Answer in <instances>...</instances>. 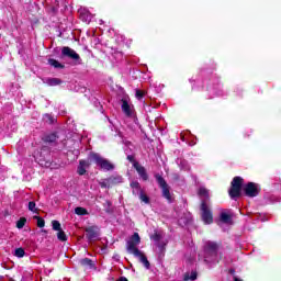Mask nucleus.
<instances>
[{
  "label": "nucleus",
  "mask_w": 281,
  "mask_h": 281,
  "mask_svg": "<svg viewBox=\"0 0 281 281\" xmlns=\"http://www.w3.org/2000/svg\"><path fill=\"white\" fill-rule=\"evenodd\" d=\"M200 199H202L201 204V216L202 221L205 225H210L212 223V213L210 212V206H207V201H210V193H207V189L201 187L198 191Z\"/></svg>",
  "instance_id": "1"
},
{
  "label": "nucleus",
  "mask_w": 281,
  "mask_h": 281,
  "mask_svg": "<svg viewBox=\"0 0 281 281\" xmlns=\"http://www.w3.org/2000/svg\"><path fill=\"white\" fill-rule=\"evenodd\" d=\"M89 159L91 161H94V164H97L101 170L109 171V170H113L115 168V166L113 164H111V161H109L108 159L100 156V154L91 153L89 155Z\"/></svg>",
  "instance_id": "2"
},
{
  "label": "nucleus",
  "mask_w": 281,
  "mask_h": 281,
  "mask_svg": "<svg viewBox=\"0 0 281 281\" xmlns=\"http://www.w3.org/2000/svg\"><path fill=\"white\" fill-rule=\"evenodd\" d=\"M218 225L220 227H223L224 232H226V229H229L224 227L225 225L226 227H232V225H234V213H232L231 210H223L220 213Z\"/></svg>",
  "instance_id": "3"
},
{
  "label": "nucleus",
  "mask_w": 281,
  "mask_h": 281,
  "mask_svg": "<svg viewBox=\"0 0 281 281\" xmlns=\"http://www.w3.org/2000/svg\"><path fill=\"white\" fill-rule=\"evenodd\" d=\"M243 178L235 177L231 183V189L228 190V194L231 199H238L240 196V191L243 190Z\"/></svg>",
  "instance_id": "4"
},
{
  "label": "nucleus",
  "mask_w": 281,
  "mask_h": 281,
  "mask_svg": "<svg viewBox=\"0 0 281 281\" xmlns=\"http://www.w3.org/2000/svg\"><path fill=\"white\" fill-rule=\"evenodd\" d=\"M61 58H70V60H74L75 65H82V59L80 58V55L74 50V48L64 46L61 48Z\"/></svg>",
  "instance_id": "5"
},
{
  "label": "nucleus",
  "mask_w": 281,
  "mask_h": 281,
  "mask_svg": "<svg viewBox=\"0 0 281 281\" xmlns=\"http://www.w3.org/2000/svg\"><path fill=\"white\" fill-rule=\"evenodd\" d=\"M164 236H166V234L161 231H156L151 236V240H154V243H156V246L159 249V255L161 256V254H164V251H166V245H168V241H164Z\"/></svg>",
  "instance_id": "6"
},
{
  "label": "nucleus",
  "mask_w": 281,
  "mask_h": 281,
  "mask_svg": "<svg viewBox=\"0 0 281 281\" xmlns=\"http://www.w3.org/2000/svg\"><path fill=\"white\" fill-rule=\"evenodd\" d=\"M139 243H142L139 234L134 233L130 240L126 243L128 254H133V256H135V254H139L140 250L137 249V245H139Z\"/></svg>",
  "instance_id": "7"
},
{
  "label": "nucleus",
  "mask_w": 281,
  "mask_h": 281,
  "mask_svg": "<svg viewBox=\"0 0 281 281\" xmlns=\"http://www.w3.org/2000/svg\"><path fill=\"white\" fill-rule=\"evenodd\" d=\"M246 196L254 199L260 194V184L256 182H248L243 187Z\"/></svg>",
  "instance_id": "8"
},
{
  "label": "nucleus",
  "mask_w": 281,
  "mask_h": 281,
  "mask_svg": "<svg viewBox=\"0 0 281 281\" xmlns=\"http://www.w3.org/2000/svg\"><path fill=\"white\" fill-rule=\"evenodd\" d=\"M155 177L159 188H161L162 190V196L167 199V201L171 202L172 195L170 194V187L168 186L164 177H161L160 175H156Z\"/></svg>",
  "instance_id": "9"
},
{
  "label": "nucleus",
  "mask_w": 281,
  "mask_h": 281,
  "mask_svg": "<svg viewBox=\"0 0 281 281\" xmlns=\"http://www.w3.org/2000/svg\"><path fill=\"white\" fill-rule=\"evenodd\" d=\"M213 92L217 98H223V95H227V92L223 90V85L221 83V77H218V75H213Z\"/></svg>",
  "instance_id": "10"
},
{
  "label": "nucleus",
  "mask_w": 281,
  "mask_h": 281,
  "mask_svg": "<svg viewBox=\"0 0 281 281\" xmlns=\"http://www.w3.org/2000/svg\"><path fill=\"white\" fill-rule=\"evenodd\" d=\"M223 258V247L216 243H212V262L213 265H216L221 262V259Z\"/></svg>",
  "instance_id": "11"
},
{
  "label": "nucleus",
  "mask_w": 281,
  "mask_h": 281,
  "mask_svg": "<svg viewBox=\"0 0 281 281\" xmlns=\"http://www.w3.org/2000/svg\"><path fill=\"white\" fill-rule=\"evenodd\" d=\"M263 201L266 205H273L274 203H281V198L276 193L267 192L263 195Z\"/></svg>",
  "instance_id": "12"
},
{
  "label": "nucleus",
  "mask_w": 281,
  "mask_h": 281,
  "mask_svg": "<svg viewBox=\"0 0 281 281\" xmlns=\"http://www.w3.org/2000/svg\"><path fill=\"white\" fill-rule=\"evenodd\" d=\"M134 168L143 181H148V173L146 172V168H144V166L139 165V162H134Z\"/></svg>",
  "instance_id": "13"
},
{
  "label": "nucleus",
  "mask_w": 281,
  "mask_h": 281,
  "mask_svg": "<svg viewBox=\"0 0 281 281\" xmlns=\"http://www.w3.org/2000/svg\"><path fill=\"white\" fill-rule=\"evenodd\" d=\"M134 256L135 258H138L139 262H142L146 269H150V262L148 261V258H146V255L142 252V250H139L138 254H135Z\"/></svg>",
  "instance_id": "14"
},
{
  "label": "nucleus",
  "mask_w": 281,
  "mask_h": 281,
  "mask_svg": "<svg viewBox=\"0 0 281 281\" xmlns=\"http://www.w3.org/2000/svg\"><path fill=\"white\" fill-rule=\"evenodd\" d=\"M89 166H91V164L88 160H80L77 169L78 175L80 176L85 175Z\"/></svg>",
  "instance_id": "15"
},
{
  "label": "nucleus",
  "mask_w": 281,
  "mask_h": 281,
  "mask_svg": "<svg viewBox=\"0 0 281 281\" xmlns=\"http://www.w3.org/2000/svg\"><path fill=\"white\" fill-rule=\"evenodd\" d=\"M122 111L127 115V117H131L133 115V109L130 106L128 101H123L122 102Z\"/></svg>",
  "instance_id": "16"
},
{
  "label": "nucleus",
  "mask_w": 281,
  "mask_h": 281,
  "mask_svg": "<svg viewBox=\"0 0 281 281\" xmlns=\"http://www.w3.org/2000/svg\"><path fill=\"white\" fill-rule=\"evenodd\" d=\"M87 233V238L89 240H95V238H98V231H95V228L90 227L86 229Z\"/></svg>",
  "instance_id": "17"
},
{
  "label": "nucleus",
  "mask_w": 281,
  "mask_h": 281,
  "mask_svg": "<svg viewBox=\"0 0 281 281\" xmlns=\"http://www.w3.org/2000/svg\"><path fill=\"white\" fill-rule=\"evenodd\" d=\"M131 188L133 190V194L137 195V194L142 193V186H139L138 181H132Z\"/></svg>",
  "instance_id": "18"
},
{
  "label": "nucleus",
  "mask_w": 281,
  "mask_h": 281,
  "mask_svg": "<svg viewBox=\"0 0 281 281\" xmlns=\"http://www.w3.org/2000/svg\"><path fill=\"white\" fill-rule=\"evenodd\" d=\"M48 65H50V67H54L55 69H65V65L53 58L48 59Z\"/></svg>",
  "instance_id": "19"
},
{
  "label": "nucleus",
  "mask_w": 281,
  "mask_h": 281,
  "mask_svg": "<svg viewBox=\"0 0 281 281\" xmlns=\"http://www.w3.org/2000/svg\"><path fill=\"white\" fill-rule=\"evenodd\" d=\"M110 181V186H117V183H122L123 179L122 176H111L108 178Z\"/></svg>",
  "instance_id": "20"
},
{
  "label": "nucleus",
  "mask_w": 281,
  "mask_h": 281,
  "mask_svg": "<svg viewBox=\"0 0 281 281\" xmlns=\"http://www.w3.org/2000/svg\"><path fill=\"white\" fill-rule=\"evenodd\" d=\"M56 139H58L56 134H49V135L44 136V142H46V144H54V142H56Z\"/></svg>",
  "instance_id": "21"
},
{
  "label": "nucleus",
  "mask_w": 281,
  "mask_h": 281,
  "mask_svg": "<svg viewBox=\"0 0 281 281\" xmlns=\"http://www.w3.org/2000/svg\"><path fill=\"white\" fill-rule=\"evenodd\" d=\"M46 83H48L49 87H56V86L60 85V79L49 78V79H46Z\"/></svg>",
  "instance_id": "22"
},
{
  "label": "nucleus",
  "mask_w": 281,
  "mask_h": 281,
  "mask_svg": "<svg viewBox=\"0 0 281 281\" xmlns=\"http://www.w3.org/2000/svg\"><path fill=\"white\" fill-rule=\"evenodd\" d=\"M75 214H77L78 216H87L88 212L87 209L78 206L75 209Z\"/></svg>",
  "instance_id": "23"
},
{
  "label": "nucleus",
  "mask_w": 281,
  "mask_h": 281,
  "mask_svg": "<svg viewBox=\"0 0 281 281\" xmlns=\"http://www.w3.org/2000/svg\"><path fill=\"white\" fill-rule=\"evenodd\" d=\"M80 265H82V267H93V261L89 258H85L80 260Z\"/></svg>",
  "instance_id": "24"
},
{
  "label": "nucleus",
  "mask_w": 281,
  "mask_h": 281,
  "mask_svg": "<svg viewBox=\"0 0 281 281\" xmlns=\"http://www.w3.org/2000/svg\"><path fill=\"white\" fill-rule=\"evenodd\" d=\"M25 223H27V220L25 217H21L18 222H16V227L18 229H23V227H25Z\"/></svg>",
  "instance_id": "25"
},
{
  "label": "nucleus",
  "mask_w": 281,
  "mask_h": 281,
  "mask_svg": "<svg viewBox=\"0 0 281 281\" xmlns=\"http://www.w3.org/2000/svg\"><path fill=\"white\" fill-rule=\"evenodd\" d=\"M57 238L58 240H61L63 243H65V240H67V235L65 234V231H57Z\"/></svg>",
  "instance_id": "26"
},
{
  "label": "nucleus",
  "mask_w": 281,
  "mask_h": 281,
  "mask_svg": "<svg viewBox=\"0 0 281 281\" xmlns=\"http://www.w3.org/2000/svg\"><path fill=\"white\" fill-rule=\"evenodd\" d=\"M188 280H196V271H192L190 274L189 273L184 274V281H188Z\"/></svg>",
  "instance_id": "27"
},
{
  "label": "nucleus",
  "mask_w": 281,
  "mask_h": 281,
  "mask_svg": "<svg viewBox=\"0 0 281 281\" xmlns=\"http://www.w3.org/2000/svg\"><path fill=\"white\" fill-rule=\"evenodd\" d=\"M14 256H16V258H23V256H25V250L23 248H18L14 251Z\"/></svg>",
  "instance_id": "28"
},
{
  "label": "nucleus",
  "mask_w": 281,
  "mask_h": 281,
  "mask_svg": "<svg viewBox=\"0 0 281 281\" xmlns=\"http://www.w3.org/2000/svg\"><path fill=\"white\" fill-rule=\"evenodd\" d=\"M29 210L30 212H34V213L38 212V209H36V202L34 201L29 202Z\"/></svg>",
  "instance_id": "29"
},
{
  "label": "nucleus",
  "mask_w": 281,
  "mask_h": 281,
  "mask_svg": "<svg viewBox=\"0 0 281 281\" xmlns=\"http://www.w3.org/2000/svg\"><path fill=\"white\" fill-rule=\"evenodd\" d=\"M52 225H53V229L55 231V232H60L63 228L60 227V222H58V221H53L52 222Z\"/></svg>",
  "instance_id": "30"
},
{
  "label": "nucleus",
  "mask_w": 281,
  "mask_h": 281,
  "mask_svg": "<svg viewBox=\"0 0 281 281\" xmlns=\"http://www.w3.org/2000/svg\"><path fill=\"white\" fill-rule=\"evenodd\" d=\"M35 221H37V227H45V220L38 216H34Z\"/></svg>",
  "instance_id": "31"
},
{
  "label": "nucleus",
  "mask_w": 281,
  "mask_h": 281,
  "mask_svg": "<svg viewBox=\"0 0 281 281\" xmlns=\"http://www.w3.org/2000/svg\"><path fill=\"white\" fill-rule=\"evenodd\" d=\"M135 95H136V98L138 100H142L144 98V95H146V91H144V90H136Z\"/></svg>",
  "instance_id": "32"
},
{
  "label": "nucleus",
  "mask_w": 281,
  "mask_h": 281,
  "mask_svg": "<svg viewBox=\"0 0 281 281\" xmlns=\"http://www.w3.org/2000/svg\"><path fill=\"white\" fill-rule=\"evenodd\" d=\"M138 194H139L140 201H143L144 203H149L150 202V200L147 198L146 194H144L143 191L140 193H138Z\"/></svg>",
  "instance_id": "33"
},
{
  "label": "nucleus",
  "mask_w": 281,
  "mask_h": 281,
  "mask_svg": "<svg viewBox=\"0 0 281 281\" xmlns=\"http://www.w3.org/2000/svg\"><path fill=\"white\" fill-rule=\"evenodd\" d=\"M101 188H111V182L109 178L100 182Z\"/></svg>",
  "instance_id": "34"
},
{
  "label": "nucleus",
  "mask_w": 281,
  "mask_h": 281,
  "mask_svg": "<svg viewBox=\"0 0 281 281\" xmlns=\"http://www.w3.org/2000/svg\"><path fill=\"white\" fill-rule=\"evenodd\" d=\"M204 251H205L206 256H211V254H212V244H207L204 247Z\"/></svg>",
  "instance_id": "35"
},
{
  "label": "nucleus",
  "mask_w": 281,
  "mask_h": 281,
  "mask_svg": "<svg viewBox=\"0 0 281 281\" xmlns=\"http://www.w3.org/2000/svg\"><path fill=\"white\" fill-rule=\"evenodd\" d=\"M44 120H45V122H53L52 121V115H49V114H46V115H44Z\"/></svg>",
  "instance_id": "36"
},
{
  "label": "nucleus",
  "mask_w": 281,
  "mask_h": 281,
  "mask_svg": "<svg viewBox=\"0 0 281 281\" xmlns=\"http://www.w3.org/2000/svg\"><path fill=\"white\" fill-rule=\"evenodd\" d=\"M127 159H128V161H134L135 157H133L132 155H128Z\"/></svg>",
  "instance_id": "37"
},
{
  "label": "nucleus",
  "mask_w": 281,
  "mask_h": 281,
  "mask_svg": "<svg viewBox=\"0 0 281 281\" xmlns=\"http://www.w3.org/2000/svg\"><path fill=\"white\" fill-rule=\"evenodd\" d=\"M117 281H128V279H126V277H121Z\"/></svg>",
  "instance_id": "38"
},
{
  "label": "nucleus",
  "mask_w": 281,
  "mask_h": 281,
  "mask_svg": "<svg viewBox=\"0 0 281 281\" xmlns=\"http://www.w3.org/2000/svg\"><path fill=\"white\" fill-rule=\"evenodd\" d=\"M229 273H231V276H234V274L236 273V270L231 269V270H229Z\"/></svg>",
  "instance_id": "39"
},
{
  "label": "nucleus",
  "mask_w": 281,
  "mask_h": 281,
  "mask_svg": "<svg viewBox=\"0 0 281 281\" xmlns=\"http://www.w3.org/2000/svg\"><path fill=\"white\" fill-rule=\"evenodd\" d=\"M189 144H190V146H194L196 144V142L191 140Z\"/></svg>",
  "instance_id": "40"
},
{
  "label": "nucleus",
  "mask_w": 281,
  "mask_h": 281,
  "mask_svg": "<svg viewBox=\"0 0 281 281\" xmlns=\"http://www.w3.org/2000/svg\"><path fill=\"white\" fill-rule=\"evenodd\" d=\"M234 281H243V279H239L238 277H234Z\"/></svg>",
  "instance_id": "41"
},
{
  "label": "nucleus",
  "mask_w": 281,
  "mask_h": 281,
  "mask_svg": "<svg viewBox=\"0 0 281 281\" xmlns=\"http://www.w3.org/2000/svg\"><path fill=\"white\" fill-rule=\"evenodd\" d=\"M274 188H280V183H274Z\"/></svg>",
  "instance_id": "42"
},
{
  "label": "nucleus",
  "mask_w": 281,
  "mask_h": 281,
  "mask_svg": "<svg viewBox=\"0 0 281 281\" xmlns=\"http://www.w3.org/2000/svg\"><path fill=\"white\" fill-rule=\"evenodd\" d=\"M279 192L281 193V187H279Z\"/></svg>",
  "instance_id": "43"
}]
</instances>
